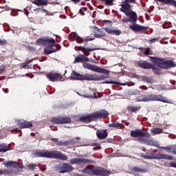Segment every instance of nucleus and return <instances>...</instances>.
<instances>
[{
  "instance_id": "14",
  "label": "nucleus",
  "mask_w": 176,
  "mask_h": 176,
  "mask_svg": "<svg viewBox=\"0 0 176 176\" xmlns=\"http://www.w3.org/2000/svg\"><path fill=\"white\" fill-rule=\"evenodd\" d=\"M58 50H61V45L51 44V45L46 47L44 49V53L47 56H49V54H52V53H56V52H58Z\"/></svg>"
},
{
  "instance_id": "24",
  "label": "nucleus",
  "mask_w": 176,
  "mask_h": 176,
  "mask_svg": "<svg viewBox=\"0 0 176 176\" xmlns=\"http://www.w3.org/2000/svg\"><path fill=\"white\" fill-rule=\"evenodd\" d=\"M51 141H52L53 142H55L56 145H57L58 146H68V145H69V141L66 140V141H58V138H52L51 139Z\"/></svg>"
},
{
  "instance_id": "43",
  "label": "nucleus",
  "mask_w": 176,
  "mask_h": 176,
  "mask_svg": "<svg viewBox=\"0 0 176 176\" xmlns=\"http://www.w3.org/2000/svg\"><path fill=\"white\" fill-rule=\"evenodd\" d=\"M45 43H49V44H51V45H54V43H56V41H54V39L53 38H45Z\"/></svg>"
},
{
  "instance_id": "19",
  "label": "nucleus",
  "mask_w": 176,
  "mask_h": 176,
  "mask_svg": "<svg viewBox=\"0 0 176 176\" xmlns=\"http://www.w3.org/2000/svg\"><path fill=\"white\" fill-rule=\"evenodd\" d=\"M95 121L93 113L85 116H82L78 119V122H81L82 123H91V122Z\"/></svg>"
},
{
  "instance_id": "3",
  "label": "nucleus",
  "mask_w": 176,
  "mask_h": 176,
  "mask_svg": "<svg viewBox=\"0 0 176 176\" xmlns=\"http://www.w3.org/2000/svg\"><path fill=\"white\" fill-rule=\"evenodd\" d=\"M34 157H46L47 159H58L59 160H68V157L58 151L41 150L34 153Z\"/></svg>"
},
{
  "instance_id": "4",
  "label": "nucleus",
  "mask_w": 176,
  "mask_h": 176,
  "mask_svg": "<svg viewBox=\"0 0 176 176\" xmlns=\"http://www.w3.org/2000/svg\"><path fill=\"white\" fill-rule=\"evenodd\" d=\"M151 61L153 64H156L158 68H162L163 69H168V68H173L175 67V63L173 60H168L165 58H160L156 56H149Z\"/></svg>"
},
{
  "instance_id": "5",
  "label": "nucleus",
  "mask_w": 176,
  "mask_h": 176,
  "mask_svg": "<svg viewBox=\"0 0 176 176\" xmlns=\"http://www.w3.org/2000/svg\"><path fill=\"white\" fill-rule=\"evenodd\" d=\"M120 12H122L128 18H123L122 19V23H137L138 21V15L137 12L133 11L131 8L129 10H120Z\"/></svg>"
},
{
  "instance_id": "37",
  "label": "nucleus",
  "mask_w": 176,
  "mask_h": 176,
  "mask_svg": "<svg viewBox=\"0 0 176 176\" xmlns=\"http://www.w3.org/2000/svg\"><path fill=\"white\" fill-rule=\"evenodd\" d=\"M127 109L131 112L135 113V112H138V111L141 109V107L128 106Z\"/></svg>"
},
{
  "instance_id": "38",
  "label": "nucleus",
  "mask_w": 176,
  "mask_h": 176,
  "mask_svg": "<svg viewBox=\"0 0 176 176\" xmlns=\"http://www.w3.org/2000/svg\"><path fill=\"white\" fill-rule=\"evenodd\" d=\"M131 171H133V173H145L146 170L140 167L135 166L131 168Z\"/></svg>"
},
{
  "instance_id": "60",
  "label": "nucleus",
  "mask_w": 176,
  "mask_h": 176,
  "mask_svg": "<svg viewBox=\"0 0 176 176\" xmlns=\"http://www.w3.org/2000/svg\"><path fill=\"white\" fill-rule=\"evenodd\" d=\"M32 61H34V60L31 59L29 60H26L27 64H31V63H32Z\"/></svg>"
},
{
  "instance_id": "35",
  "label": "nucleus",
  "mask_w": 176,
  "mask_h": 176,
  "mask_svg": "<svg viewBox=\"0 0 176 176\" xmlns=\"http://www.w3.org/2000/svg\"><path fill=\"white\" fill-rule=\"evenodd\" d=\"M108 127H113L114 129H118V127H119L120 129H123V127L124 126L121 123L115 121L113 122L111 124H109Z\"/></svg>"
},
{
  "instance_id": "29",
  "label": "nucleus",
  "mask_w": 176,
  "mask_h": 176,
  "mask_svg": "<svg viewBox=\"0 0 176 176\" xmlns=\"http://www.w3.org/2000/svg\"><path fill=\"white\" fill-rule=\"evenodd\" d=\"M3 164L4 166H6L8 168L9 167H13V168H16L19 166V163H17V162H14V161H6L4 162H3Z\"/></svg>"
},
{
  "instance_id": "20",
  "label": "nucleus",
  "mask_w": 176,
  "mask_h": 176,
  "mask_svg": "<svg viewBox=\"0 0 176 176\" xmlns=\"http://www.w3.org/2000/svg\"><path fill=\"white\" fill-rule=\"evenodd\" d=\"M75 50H79L80 52H82L85 56H89V54H86V52H94V50H98V49L96 47L86 48L82 46H75Z\"/></svg>"
},
{
  "instance_id": "8",
  "label": "nucleus",
  "mask_w": 176,
  "mask_h": 176,
  "mask_svg": "<svg viewBox=\"0 0 176 176\" xmlns=\"http://www.w3.org/2000/svg\"><path fill=\"white\" fill-rule=\"evenodd\" d=\"M71 118L69 116H58L53 117L51 119L52 123L54 124H65L67 123H71Z\"/></svg>"
},
{
  "instance_id": "54",
  "label": "nucleus",
  "mask_w": 176,
  "mask_h": 176,
  "mask_svg": "<svg viewBox=\"0 0 176 176\" xmlns=\"http://www.w3.org/2000/svg\"><path fill=\"white\" fill-rule=\"evenodd\" d=\"M170 167H173L174 168H176V162H170Z\"/></svg>"
},
{
  "instance_id": "62",
  "label": "nucleus",
  "mask_w": 176,
  "mask_h": 176,
  "mask_svg": "<svg viewBox=\"0 0 176 176\" xmlns=\"http://www.w3.org/2000/svg\"><path fill=\"white\" fill-rule=\"evenodd\" d=\"M25 14L26 16H28V14H30V12L26 10V11H25Z\"/></svg>"
},
{
  "instance_id": "56",
  "label": "nucleus",
  "mask_w": 176,
  "mask_h": 176,
  "mask_svg": "<svg viewBox=\"0 0 176 176\" xmlns=\"http://www.w3.org/2000/svg\"><path fill=\"white\" fill-rule=\"evenodd\" d=\"M139 89H142V90H148V88L145 85L139 87Z\"/></svg>"
},
{
  "instance_id": "22",
  "label": "nucleus",
  "mask_w": 176,
  "mask_h": 176,
  "mask_svg": "<svg viewBox=\"0 0 176 176\" xmlns=\"http://www.w3.org/2000/svg\"><path fill=\"white\" fill-rule=\"evenodd\" d=\"M103 30H104V31L107 32V34H111L113 35L119 36L120 35V34H122V31L119 29H113L112 28H104Z\"/></svg>"
},
{
  "instance_id": "18",
  "label": "nucleus",
  "mask_w": 176,
  "mask_h": 176,
  "mask_svg": "<svg viewBox=\"0 0 176 176\" xmlns=\"http://www.w3.org/2000/svg\"><path fill=\"white\" fill-rule=\"evenodd\" d=\"M130 3H135V0H124L122 1L121 8H120V10H129V9H131V5Z\"/></svg>"
},
{
  "instance_id": "57",
  "label": "nucleus",
  "mask_w": 176,
  "mask_h": 176,
  "mask_svg": "<svg viewBox=\"0 0 176 176\" xmlns=\"http://www.w3.org/2000/svg\"><path fill=\"white\" fill-rule=\"evenodd\" d=\"M92 146H96V148H100V144L97 143H93Z\"/></svg>"
},
{
  "instance_id": "26",
  "label": "nucleus",
  "mask_w": 176,
  "mask_h": 176,
  "mask_svg": "<svg viewBox=\"0 0 176 176\" xmlns=\"http://www.w3.org/2000/svg\"><path fill=\"white\" fill-rule=\"evenodd\" d=\"M138 64L140 68H144V69H151L152 68V63L147 61L140 60L138 62Z\"/></svg>"
},
{
  "instance_id": "51",
  "label": "nucleus",
  "mask_w": 176,
  "mask_h": 176,
  "mask_svg": "<svg viewBox=\"0 0 176 176\" xmlns=\"http://www.w3.org/2000/svg\"><path fill=\"white\" fill-rule=\"evenodd\" d=\"M41 10V12H43L44 13H47V10H45V9H41V8H36L34 10V12H39V11Z\"/></svg>"
},
{
  "instance_id": "48",
  "label": "nucleus",
  "mask_w": 176,
  "mask_h": 176,
  "mask_svg": "<svg viewBox=\"0 0 176 176\" xmlns=\"http://www.w3.org/2000/svg\"><path fill=\"white\" fill-rule=\"evenodd\" d=\"M10 131H11V133H13V131L15 132V133H21L19 135V137H21V135H23V133H21V130H20V129H19L17 128L11 130Z\"/></svg>"
},
{
  "instance_id": "2",
  "label": "nucleus",
  "mask_w": 176,
  "mask_h": 176,
  "mask_svg": "<svg viewBox=\"0 0 176 176\" xmlns=\"http://www.w3.org/2000/svg\"><path fill=\"white\" fill-rule=\"evenodd\" d=\"M70 79L72 80H94V81H100V80H105L107 77L105 76H98L97 74H80L76 72L75 70L72 72Z\"/></svg>"
},
{
  "instance_id": "58",
  "label": "nucleus",
  "mask_w": 176,
  "mask_h": 176,
  "mask_svg": "<svg viewBox=\"0 0 176 176\" xmlns=\"http://www.w3.org/2000/svg\"><path fill=\"white\" fill-rule=\"evenodd\" d=\"M72 2H74V3H78L79 2H80V0H71Z\"/></svg>"
},
{
  "instance_id": "34",
  "label": "nucleus",
  "mask_w": 176,
  "mask_h": 176,
  "mask_svg": "<svg viewBox=\"0 0 176 176\" xmlns=\"http://www.w3.org/2000/svg\"><path fill=\"white\" fill-rule=\"evenodd\" d=\"M8 151H10V146L5 143L0 144V153L8 152Z\"/></svg>"
},
{
  "instance_id": "39",
  "label": "nucleus",
  "mask_w": 176,
  "mask_h": 176,
  "mask_svg": "<svg viewBox=\"0 0 176 176\" xmlns=\"http://www.w3.org/2000/svg\"><path fill=\"white\" fill-rule=\"evenodd\" d=\"M151 69H153V74L155 75H160L162 74V70L152 65V67H151Z\"/></svg>"
},
{
  "instance_id": "12",
  "label": "nucleus",
  "mask_w": 176,
  "mask_h": 176,
  "mask_svg": "<svg viewBox=\"0 0 176 176\" xmlns=\"http://www.w3.org/2000/svg\"><path fill=\"white\" fill-rule=\"evenodd\" d=\"M70 39L72 41H76L77 43H86V42H89V41H94V38L86 37L85 38H82L79 36L76 33L73 32L69 35Z\"/></svg>"
},
{
  "instance_id": "59",
  "label": "nucleus",
  "mask_w": 176,
  "mask_h": 176,
  "mask_svg": "<svg viewBox=\"0 0 176 176\" xmlns=\"http://www.w3.org/2000/svg\"><path fill=\"white\" fill-rule=\"evenodd\" d=\"M4 93H6V94H8V93H9V89L6 88V89H4Z\"/></svg>"
},
{
  "instance_id": "13",
  "label": "nucleus",
  "mask_w": 176,
  "mask_h": 176,
  "mask_svg": "<svg viewBox=\"0 0 176 176\" xmlns=\"http://www.w3.org/2000/svg\"><path fill=\"white\" fill-rule=\"evenodd\" d=\"M131 137L132 138H140V137H151V133L142 131L140 129L131 131Z\"/></svg>"
},
{
  "instance_id": "10",
  "label": "nucleus",
  "mask_w": 176,
  "mask_h": 176,
  "mask_svg": "<svg viewBox=\"0 0 176 176\" xmlns=\"http://www.w3.org/2000/svg\"><path fill=\"white\" fill-rule=\"evenodd\" d=\"M111 174V171L100 166H94V169L92 170V175H96V176H108Z\"/></svg>"
},
{
  "instance_id": "50",
  "label": "nucleus",
  "mask_w": 176,
  "mask_h": 176,
  "mask_svg": "<svg viewBox=\"0 0 176 176\" xmlns=\"http://www.w3.org/2000/svg\"><path fill=\"white\" fill-rule=\"evenodd\" d=\"M144 54H145V56H149V54H151V48H149V47L146 48Z\"/></svg>"
},
{
  "instance_id": "53",
  "label": "nucleus",
  "mask_w": 176,
  "mask_h": 176,
  "mask_svg": "<svg viewBox=\"0 0 176 176\" xmlns=\"http://www.w3.org/2000/svg\"><path fill=\"white\" fill-rule=\"evenodd\" d=\"M6 69V67L5 65H1L0 66V72H3Z\"/></svg>"
},
{
  "instance_id": "16",
  "label": "nucleus",
  "mask_w": 176,
  "mask_h": 176,
  "mask_svg": "<svg viewBox=\"0 0 176 176\" xmlns=\"http://www.w3.org/2000/svg\"><path fill=\"white\" fill-rule=\"evenodd\" d=\"M92 113L95 120L97 119H105V118H108L109 116V113L105 109H100Z\"/></svg>"
},
{
  "instance_id": "11",
  "label": "nucleus",
  "mask_w": 176,
  "mask_h": 176,
  "mask_svg": "<svg viewBox=\"0 0 176 176\" xmlns=\"http://www.w3.org/2000/svg\"><path fill=\"white\" fill-rule=\"evenodd\" d=\"M148 101H158L160 102H165L166 104L170 102V100L162 96V94H148Z\"/></svg>"
},
{
  "instance_id": "21",
  "label": "nucleus",
  "mask_w": 176,
  "mask_h": 176,
  "mask_svg": "<svg viewBox=\"0 0 176 176\" xmlns=\"http://www.w3.org/2000/svg\"><path fill=\"white\" fill-rule=\"evenodd\" d=\"M96 137L98 140H105L108 137V132L104 129L97 130Z\"/></svg>"
},
{
  "instance_id": "52",
  "label": "nucleus",
  "mask_w": 176,
  "mask_h": 176,
  "mask_svg": "<svg viewBox=\"0 0 176 176\" xmlns=\"http://www.w3.org/2000/svg\"><path fill=\"white\" fill-rule=\"evenodd\" d=\"M157 41H159V39L155 38L149 40L148 42H149L150 44H152V43H155V42H157Z\"/></svg>"
},
{
  "instance_id": "1",
  "label": "nucleus",
  "mask_w": 176,
  "mask_h": 176,
  "mask_svg": "<svg viewBox=\"0 0 176 176\" xmlns=\"http://www.w3.org/2000/svg\"><path fill=\"white\" fill-rule=\"evenodd\" d=\"M90 61V59L87 56L82 54H79L76 56L74 64H78L79 63H82V67L85 69H89L93 72H97L98 74H104L105 75H109V70L107 69H102L100 67H98L95 65H91V63H87Z\"/></svg>"
},
{
  "instance_id": "30",
  "label": "nucleus",
  "mask_w": 176,
  "mask_h": 176,
  "mask_svg": "<svg viewBox=\"0 0 176 176\" xmlns=\"http://www.w3.org/2000/svg\"><path fill=\"white\" fill-rule=\"evenodd\" d=\"M32 3H34L37 6H46V5L49 3V0H34L32 1Z\"/></svg>"
},
{
  "instance_id": "25",
  "label": "nucleus",
  "mask_w": 176,
  "mask_h": 176,
  "mask_svg": "<svg viewBox=\"0 0 176 176\" xmlns=\"http://www.w3.org/2000/svg\"><path fill=\"white\" fill-rule=\"evenodd\" d=\"M94 30L95 38H102V37L105 36V33L101 29L95 26L94 28Z\"/></svg>"
},
{
  "instance_id": "32",
  "label": "nucleus",
  "mask_w": 176,
  "mask_h": 176,
  "mask_svg": "<svg viewBox=\"0 0 176 176\" xmlns=\"http://www.w3.org/2000/svg\"><path fill=\"white\" fill-rule=\"evenodd\" d=\"M155 1L161 2L162 3H164V5H170V6H174V8H176L175 0H155Z\"/></svg>"
},
{
  "instance_id": "9",
  "label": "nucleus",
  "mask_w": 176,
  "mask_h": 176,
  "mask_svg": "<svg viewBox=\"0 0 176 176\" xmlns=\"http://www.w3.org/2000/svg\"><path fill=\"white\" fill-rule=\"evenodd\" d=\"M70 164H77L78 166H83L84 164H89L94 163V161L86 158H72L69 160Z\"/></svg>"
},
{
  "instance_id": "15",
  "label": "nucleus",
  "mask_w": 176,
  "mask_h": 176,
  "mask_svg": "<svg viewBox=\"0 0 176 176\" xmlns=\"http://www.w3.org/2000/svg\"><path fill=\"white\" fill-rule=\"evenodd\" d=\"M46 76L50 82H57V81L63 80V75L58 73L52 72L47 73L46 74Z\"/></svg>"
},
{
  "instance_id": "40",
  "label": "nucleus",
  "mask_w": 176,
  "mask_h": 176,
  "mask_svg": "<svg viewBox=\"0 0 176 176\" xmlns=\"http://www.w3.org/2000/svg\"><path fill=\"white\" fill-rule=\"evenodd\" d=\"M142 81L146 82V83H153V79L149 77L143 76L142 77Z\"/></svg>"
},
{
  "instance_id": "7",
  "label": "nucleus",
  "mask_w": 176,
  "mask_h": 176,
  "mask_svg": "<svg viewBox=\"0 0 176 176\" xmlns=\"http://www.w3.org/2000/svg\"><path fill=\"white\" fill-rule=\"evenodd\" d=\"M55 170L58 171L61 174L72 173V171H74V166L67 163L59 164L55 166Z\"/></svg>"
},
{
  "instance_id": "41",
  "label": "nucleus",
  "mask_w": 176,
  "mask_h": 176,
  "mask_svg": "<svg viewBox=\"0 0 176 176\" xmlns=\"http://www.w3.org/2000/svg\"><path fill=\"white\" fill-rule=\"evenodd\" d=\"M36 43H37L38 45H39L40 46H41V45H46L45 40L43 39V38H38V39H37Z\"/></svg>"
},
{
  "instance_id": "36",
  "label": "nucleus",
  "mask_w": 176,
  "mask_h": 176,
  "mask_svg": "<svg viewBox=\"0 0 176 176\" xmlns=\"http://www.w3.org/2000/svg\"><path fill=\"white\" fill-rule=\"evenodd\" d=\"M136 100L138 102H141V101L144 102H148L149 101V95H147V96L143 95V96H138L136 98Z\"/></svg>"
},
{
  "instance_id": "17",
  "label": "nucleus",
  "mask_w": 176,
  "mask_h": 176,
  "mask_svg": "<svg viewBox=\"0 0 176 176\" xmlns=\"http://www.w3.org/2000/svg\"><path fill=\"white\" fill-rule=\"evenodd\" d=\"M129 29H131V31H133V32H141V31H146V28L140 24H137V23H132L129 25Z\"/></svg>"
},
{
  "instance_id": "47",
  "label": "nucleus",
  "mask_w": 176,
  "mask_h": 176,
  "mask_svg": "<svg viewBox=\"0 0 176 176\" xmlns=\"http://www.w3.org/2000/svg\"><path fill=\"white\" fill-rule=\"evenodd\" d=\"M5 45H8V41L0 38V46H5Z\"/></svg>"
},
{
  "instance_id": "42",
  "label": "nucleus",
  "mask_w": 176,
  "mask_h": 176,
  "mask_svg": "<svg viewBox=\"0 0 176 176\" xmlns=\"http://www.w3.org/2000/svg\"><path fill=\"white\" fill-rule=\"evenodd\" d=\"M153 133H154V134H162V133H163V129L160 128H155L153 130Z\"/></svg>"
},
{
  "instance_id": "63",
  "label": "nucleus",
  "mask_w": 176,
  "mask_h": 176,
  "mask_svg": "<svg viewBox=\"0 0 176 176\" xmlns=\"http://www.w3.org/2000/svg\"><path fill=\"white\" fill-rule=\"evenodd\" d=\"M31 135H32V137H34V136H35V133H31Z\"/></svg>"
},
{
  "instance_id": "31",
  "label": "nucleus",
  "mask_w": 176,
  "mask_h": 176,
  "mask_svg": "<svg viewBox=\"0 0 176 176\" xmlns=\"http://www.w3.org/2000/svg\"><path fill=\"white\" fill-rule=\"evenodd\" d=\"M94 166L93 165H88L84 169L82 170V173L83 174H88L89 175H91L93 174V169Z\"/></svg>"
},
{
  "instance_id": "45",
  "label": "nucleus",
  "mask_w": 176,
  "mask_h": 176,
  "mask_svg": "<svg viewBox=\"0 0 176 176\" xmlns=\"http://www.w3.org/2000/svg\"><path fill=\"white\" fill-rule=\"evenodd\" d=\"M1 173H0V175H9V174H10V171L8 170V169H1Z\"/></svg>"
},
{
  "instance_id": "28",
  "label": "nucleus",
  "mask_w": 176,
  "mask_h": 176,
  "mask_svg": "<svg viewBox=\"0 0 176 176\" xmlns=\"http://www.w3.org/2000/svg\"><path fill=\"white\" fill-rule=\"evenodd\" d=\"M86 98H98L100 97V94L98 93L96 94L94 90L91 89L86 95L84 96Z\"/></svg>"
},
{
  "instance_id": "61",
  "label": "nucleus",
  "mask_w": 176,
  "mask_h": 176,
  "mask_svg": "<svg viewBox=\"0 0 176 176\" xmlns=\"http://www.w3.org/2000/svg\"><path fill=\"white\" fill-rule=\"evenodd\" d=\"M98 9H104V6H102V5H99V6H98Z\"/></svg>"
},
{
  "instance_id": "33",
  "label": "nucleus",
  "mask_w": 176,
  "mask_h": 176,
  "mask_svg": "<svg viewBox=\"0 0 176 176\" xmlns=\"http://www.w3.org/2000/svg\"><path fill=\"white\" fill-rule=\"evenodd\" d=\"M161 149H164L168 153H173V155H176V148L175 147H160Z\"/></svg>"
},
{
  "instance_id": "64",
  "label": "nucleus",
  "mask_w": 176,
  "mask_h": 176,
  "mask_svg": "<svg viewBox=\"0 0 176 176\" xmlns=\"http://www.w3.org/2000/svg\"><path fill=\"white\" fill-rule=\"evenodd\" d=\"M136 94H140V91H136Z\"/></svg>"
},
{
  "instance_id": "27",
  "label": "nucleus",
  "mask_w": 176,
  "mask_h": 176,
  "mask_svg": "<svg viewBox=\"0 0 176 176\" xmlns=\"http://www.w3.org/2000/svg\"><path fill=\"white\" fill-rule=\"evenodd\" d=\"M138 141L142 144H145L146 145H151L152 144V140L149 139V137L148 136H141L138 138Z\"/></svg>"
},
{
  "instance_id": "49",
  "label": "nucleus",
  "mask_w": 176,
  "mask_h": 176,
  "mask_svg": "<svg viewBox=\"0 0 176 176\" xmlns=\"http://www.w3.org/2000/svg\"><path fill=\"white\" fill-rule=\"evenodd\" d=\"M28 170H32V171H34L35 168H36V165L30 164L28 166Z\"/></svg>"
},
{
  "instance_id": "6",
  "label": "nucleus",
  "mask_w": 176,
  "mask_h": 176,
  "mask_svg": "<svg viewBox=\"0 0 176 176\" xmlns=\"http://www.w3.org/2000/svg\"><path fill=\"white\" fill-rule=\"evenodd\" d=\"M141 157H142L143 159H147L148 160H152L155 159L157 160H173V156L160 153L153 154V153H151L149 155L142 154Z\"/></svg>"
},
{
  "instance_id": "23",
  "label": "nucleus",
  "mask_w": 176,
  "mask_h": 176,
  "mask_svg": "<svg viewBox=\"0 0 176 176\" xmlns=\"http://www.w3.org/2000/svg\"><path fill=\"white\" fill-rule=\"evenodd\" d=\"M19 125L21 129H31V127H34L32 122L25 120L19 121Z\"/></svg>"
},
{
  "instance_id": "46",
  "label": "nucleus",
  "mask_w": 176,
  "mask_h": 176,
  "mask_svg": "<svg viewBox=\"0 0 176 176\" xmlns=\"http://www.w3.org/2000/svg\"><path fill=\"white\" fill-rule=\"evenodd\" d=\"M87 12V8L86 7H82L81 9L79 10V13L81 14L82 16H85V12Z\"/></svg>"
},
{
  "instance_id": "44",
  "label": "nucleus",
  "mask_w": 176,
  "mask_h": 176,
  "mask_svg": "<svg viewBox=\"0 0 176 176\" xmlns=\"http://www.w3.org/2000/svg\"><path fill=\"white\" fill-rule=\"evenodd\" d=\"M105 2L106 6H113V0H104Z\"/></svg>"
},
{
  "instance_id": "55",
  "label": "nucleus",
  "mask_w": 176,
  "mask_h": 176,
  "mask_svg": "<svg viewBox=\"0 0 176 176\" xmlns=\"http://www.w3.org/2000/svg\"><path fill=\"white\" fill-rule=\"evenodd\" d=\"M23 68H25V69L29 68L28 63H27V62L23 64Z\"/></svg>"
}]
</instances>
